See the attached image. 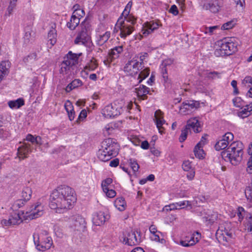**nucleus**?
<instances>
[{
  "mask_svg": "<svg viewBox=\"0 0 252 252\" xmlns=\"http://www.w3.org/2000/svg\"><path fill=\"white\" fill-rule=\"evenodd\" d=\"M218 47L214 51L216 57L229 56L237 51L238 43L234 37H226L217 41Z\"/></svg>",
  "mask_w": 252,
  "mask_h": 252,
  "instance_id": "obj_3",
  "label": "nucleus"
},
{
  "mask_svg": "<svg viewBox=\"0 0 252 252\" xmlns=\"http://www.w3.org/2000/svg\"><path fill=\"white\" fill-rule=\"evenodd\" d=\"M245 229L249 232L252 233V215L247 217L245 223Z\"/></svg>",
  "mask_w": 252,
  "mask_h": 252,
  "instance_id": "obj_43",
  "label": "nucleus"
},
{
  "mask_svg": "<svg viewBox=\"0 0 252 252\" xmlns=\"http://www.w3.org/2000/svg\"><path fill=\"white\" fill-rule=\"evenodd\" d=\"M161 26L162 24L159 20L147 21L143 24L141 32L143 36H146Z\"/></svg>",
  "mask_w": 252,
  "mask_h": 252,
  "instance_id": "obj_10",
  "label": "nucleus"
},
{
  "mask_svg": "<svg viewBox=\"0 0 252 252\" xmlns=\"http://www.w3.org/2000/svg\"><path fill=\"white\" fill-rule=\"evenodd\" d=\"M189 129L191 128L195 133H199L201 131V126L197 117L190 118L185 126Z\"/></svg>",
  "mask_w": 252,
  "mask_h": 252,
  "instance_id": "obj_17",
  "label": "nucleus"
},
{
  "mask_svg": "<svg viewBox=\"0 0 252 252\" xmlns=\"http://www.w3.org/2000/svg\"><path fill=\"white\" fill-rule=\"evenodd\" d=\"M237 22V20L236 19H234L225 23L222 25L221 29L223 30H228L231 29L236 25Z\"/></svg>",
  "mask_w": 252,
  "mask_h": 252,
  "instance_id": "obj_41",
  "label": "nucleus"
},
{
  "mask_svg": "<svg viewBox=\"0 0 252 252\" xmlns=\"http://www.w3.org/2000/svg\"><path fill=\"white\" fill-rule=\"evenodd\" d=\"M123 19L126 23L131 25L133 27L136 24L137 21V19L132 14L123 17Z\"/></svg>",
  "mask_w": 252,
  "mask_h": 252,
  "instance_id": "obj_47",
  "label": "nucleus"
},
{
  "mask_svg": "<svg viewBox=\"0 0 252 252\" xmlns=\"http://www.w3.org/2000/svg\"><path fill=\"white\" fill-rule=\"evenodd\" d=\"M27 201L25 200L24 199L21 198L20 199H18L15 201L13 205V207L15 209H19L23 207Z\"/></svg>",
  "mask_w": 252,
  "mask_h": 252,
  "instance_id": "obj_56",
  "label": "nucleus"
},
{
  "mask_svg": "<svg viewBox=\"0 0 252 252\" xmlns=\"http://www.w3.org/2000/svg\"><path fill=\"white\" fill-rule=\"evenodd\" d=\"M187 101L191 111L194 109H197L200 107V103L198 101L190 100Z\"/></svg>",
  "mask_w": 252,
  "mask_h": 252,
  "instance_id": "obj_59",
  "label": "nucleus"
},
{
  "mask_svg": "<svg viewBox=\"0 0 252 252\" xmlns=\"http://www.w3.org/2000/svg\"><path fill=\"white\" fill-rule=\"evenodd\" d=\"M252 114V111H251V109L250 108L249 105H246L241 111L238 112L237 115L239 117L244 119L248 117Z\"/></svg>",
  "mask_w": 252,
  "mask_h": 252,
  "instance_id": "obj_36",
  "label": "nucleus"
},
{
  "mask_svg": "<svg viewBox=\"0 0 252 252\" xmlns=\"http://www.w3.org/2000/svg\"><path fill=\"white\" fill-rule=\"evenodd\" d=\"M10 63L8 61H2L0 63V71L7 75L9 73Z\"/></svg>",
  "mask_w": 252,
  "mask_h": 252,
  "instance_id": "obj_40",
  "label": "nucleus"
},
{
  "mask_svg": "<svg viewBox=\"0 0 252 252\" xmlns=\"http://www.w3.org/2000/svg\"><path fill=\"white\" fill-rule=\"evenodd\" d=\"M115 29L120 30V36L124 39L130 35L134 31V27L131 25L126 23L122 16L118 18L115 25Z\"/></svg>",
  "mask_w": 252,
  "mask_h": 252,
  "instance_id": "obj_9",
  "label": "nucleus"
},
{
  "mask_svg": "<svg viewBox=\"0 0 252 252\" xmlns=\"http://www.w3.org/2000/svg\"><path fill=\"white\" fill-rule=\"evenodd\" d=\"M112 181V179L110 178H107L102 181L101 183L102 190H106V189L110 188V186H111Z\"/></svg>",
  "mask_w": 252,
  "mask_h": 252,
  "instance_id": "obj_53",
  "label": "nucleus"
},
{
  "mask_svg": "<svg viewBox=\"0 0 252 252\" xmlns=\"http://www.w3.org/2000/svg\"><path fill=\"white\" fill-rule=\"evenodd\" d=\"M217 219L218 213L217 212L212 210L207 209L204 214L203 221L207 224H211L214 223Z\"/></svg>",
  "mask_w": 252,
  "mask_h": 252,
  "instance_id": "obj_19",
  "label": "nucleus"
},
{
  "mask_svg": "<svg viewBox=\"0 0 252 252\" xmlns=\"http://www.w3.org/2000/svg\"><path fill=\"white\" fill-rule=\"evenodd\" d=\"M118 143H107L101 146L98 151V157L100 160L107 161L112 157L116 156L119 152L118 147H116Z\"/></svg>",
  "mask_w": 252,
  "mask_h": 252,
  "instance_id": "obj_6",
  "label": "nucleus"
},
{
  "mask_svg": "<svg viewBox=\"0 0 252 252\" xmlns=\"http://www.w3.org/2000/svg\"><path fill=\"white\" fill-rule=\"evenodd\" d=\"M72 66L68 64L66 60L63 59L60 64V73L63 75L68 74L71 70Z\"/></svg>",
  "mask_w": 252,
  "mask_h": 252,
  "instance_id": "obj_35",
  "label": "nucleus"
},
{
  "mask_svg": "<svg viewBox=\"0 0 252 252\" xmlns=\"http://www.w3.org/2000/svg\"><path fill=\"white\" fill-rule=\"evenodd\" d=\"M128 163L133 172L135 173L138 171L139 169V165L135 159L130 158L128 160Z\"/></svg>",
  "mask_w": 252,
  "mask_h": 252,
  "instance_id": "obj_45",
  "label": "nucleus"
},
{
  "mask_svg": "<svg viewBox=\"0 0 252 252\" xmlns=\"http://www.w3.org/2000/svg\"><path fill=\"white\" fill-rule=\"evenodd\" d=\"M182 168L185 171H189L190 173L187 175V177L189 180H192L195 174V172L193 171L192 167L191 162L189 160H185L182 164Z\"/></svg>",
  "mask_w": 252,
  "mask_h": 252,
  "instance_id": "obj_27",
  "label": "nucleus"
},
{
  "mask_svg": "<svg viewBox=\"0 0 252 252\" xmlns=\"http://www.w3.org/2000/svg\"><path fill=\"white\" fill-rule=\"evenodd\" d=\"M69 227L72 231L84 232L86 228V221L85 219L79 214L74 215L69 219Z\"/></svg>",
  "mask_w": 252,
  "mask_h": 252,
  "instance_id": "obj_7",
  "label": "nucleus"
},
{
  "mask_svg": "<svg viewBox=\"0 0 252 252\" xmlns=\"http://www.w3.org/2000/svg\"><path fill=\"white\" fill-rule=\"evenodd\" d=\"M18 0H10L9 2V5L7 8V11L8 12V14L10 15L14 8L15 7L16 5V3Z\"/></svg>",
  "mask_w": 252,
  "mask_h": 252,
  "instance_id": "obj_61",
  "label": "nucleus"
},
{
  "mask_svg": "<svg viewBox=\"0 0 252 252\" xmlns=\"http://www.w3.org/2000/svg\"><path fill=\"white\" fill-rule=\"evenodd\" d=\"M242 85L246 89H249L246 96L248 97H252V77L247 76L242 80Z\"/></svg>",
  "mask_w": 252,
  "mask_h": 252,
  "instance_id": "obj_26",
  "label": "nucleus"
},
{
  "mask_svg": "<svg viewBox=\"0 0 252 252\" xmlns=\"http://www.w3.org/2000/svg\"><path fill=\"white\" fill-rule=\"evenodd\" d=\"M9 107L11 109H18L24 105L25 101L23 98H19L15 100H10L8 101Z\"/></svg>",
  "mask_w": 252,
  "mask_h": 252,
  "instance_id": "obj_34",
  "label": "nucleus"
},
{
  "mask_svg": "<svg viewBox=\"0 0 252 252\" xmlns=\"http://www.w3.org/2000/svg\"><path fill=\"white\" fill-rule=\"evenodd\" d=\"M23 221L22 218L19 213H14L11 215L8 220L3 219L1 221V223L3 226H9L13 225H18Z\"/></svg>",
  "mask_w": 252,
  "mask_h": 252,
  "instance_id": "obj_16",
  "label": "nucleus"
},
{
  "mask_svg": "<svg viewBox=\"0 0 252 252\" xmlns=\"http://www.w3.org/2000/svg\"><path fill=\"white\" fill-rule=\"evenodd\" d=\"M204 143H197L194 148V153L196 158L203 159L205 158V152L203 149V144Z\"/></svg>",
  "mask_w": 252,
  "mask_h": 252,
  "instance_id": "obj_29",
  "label": "nucleus"
},
{
  "mask_svg": "<svg viewBox=\"0 0 252 252\" xmlns=\"http://www.w3.org/2000/svg\"><path fill=\"white\" fill-rule=\"evenodd\" d=\"M44 213V207L39 202L32 205L28 217L30 219H35L41 216Z\"/></svg>",
  "mask_w": 252,
  "mask_h": 252,
  "instance_id": "obj_13",
  "label": "nucleus"
},
{
  "mask_svg": "<svg viewBox=\"0 0 252 252\" xmlns=\"http://www.w3.org/2000/svg\"><path fill=\"white\" fill-rule=\"evenodd\" d=\"M245 213V210L242 207H239L237 209V216L238 217L239 221H241L244 217V214Z\"/></svg>",
  "mask_w": 252,
  "mask_h": 252,
  "instance_id": "obj_60",
  "label": "nucleus"
},
{
  "mask_svg": "<svg viewBox=\"0 0 252 252\" xmlns=\"http://www.w3.org/2000/svg\"><path fill=\"white\" fill-rule=\"evenodd\" d=\"M116 124L113 123H110L106 125L103 130L104 134L110 135L114 133L116 129Z\"/></svg>",
  "mask_w": 252,
  "mask_h": 252,
  "instance_id": "obj_37",
  "label": "nucleus"
},
{
  "mask_svg": "<svg viewBox=\"0 0 252 252\" xmlns=\"http://www.w3.org/2000/svg\"><path fill=\"white\" fill-rule=\"evenodd\" d=\"M150 88L144 85H140L139 87L135 88V92L138 98L141 100L147 98V94H150Z\"/></svg>",
  "mask_w": 252,
  "mask_h": 252,
  "instance_id": "obj_23",
  "label": "nucleus"
},
{
  "mask_svg": "<svg viewBox=\"0 0 252 252\" xmlns=\"http://www.w3.org/2000/svg\"><path fill=\"white\" fill-rule=\"evenodd\" d=\"M191 132L190 130L186 126L182 130L179 140L180 142H184L187 139V136Z\"/></svg>",
  "mask_w": 252,
  "mask_h": 252,
  "instance_id": "obj_46",
  "label": "nucleus"
},
{
  "mask_svg": "<svg viewBox=\"0 0 252 252\" xmlns=\"http://www.w3.org/2000/svg\"><path fill=\"white\" fill-rule=\"evenodd\" d=\"M154 120L158 132L161 134L165 133V126H167L166 121L164 119V114L160 110L156 111L154 115Z\"/></svg>",
  "mask_w": 252,
  "mask_h": 252,
  "instance_id": "obj_11",
  "label": "nucleus"
},
{
  "mask_svg": "<svg viewBox=\"0 0 252 252\" xmlns=\"http://www.w3.org/2000/svg\"><path fill=\"white\" fill-rule=\"evenodd\" d=\"M80 21V19L78 17H77L72 14L69 21L66 24V26L70 30H74L79 24Z\"/></svg>",
  "mask_w": 252,
  "mask_h": 252,
  "instance_id": "obj_31",
  "label": "nucleus"
},
{
  "mask_svg": "<svg viewBox=\"0 0 252 252\" xmlns=\"http://www.w3.org/2000/svg\"><path fill=\"white\" fill-rule=\"evenodd\" d=\"M215 143L214 148L216 151L223 150L221 153L222 158L233 165H238L242 159L243 155V143Z\"/></svg>",
  "mask_w": 252,
  "mask_h": 252,
  "instance_id": "obj_2",
  "label": "nucleus"
},
{
  "mask_svg": "<svg viewBox=\"0 0 252 252\" xmlns=\"http://www.w3.org/2000/svg\"><path fill=\"white\" fill-rule=\"evenodd\" d=\"M234 139V135L231 132H226L222 137L221 140H219L218 142H232Z\"/></svg>",
  "mask_w": 252,
  "mask_h": 252,
  "instance_id": "obj_49",
  "label": "nucleus"
},
{
  "mask_svg": "<svg viewBox=\"0 0 252 252\" xmlns=\"http://www.w3.org/2000/svg\"><path fill=\"white\" fill-rule=\"evenodd\" d=\"M114 205L120 211H124L126 206V203L123 197H118L114 201Z\"/></svg>",
  "mask_w": 252,
  "mask_h": 252,
  "instance_id": "obj_32",
  "label": "nucleus"
},
{
  "mask_svg": "<svg viewBox=\"0 0 252 252\" xmlns=\"http://www.w3.org/2000/svg\"><path fill=\"white\" fill-rule=\"evenodd\" d=\"M127 139L130 142H148L146 140L144 139L143 137H140L138 132L134 130L130 131L128 133Z\"/></svg>",
  "mask_w": 252,
  "mask_h": 252,
  "instance_id": "obj_30",
  "label": "nucleus"
},
{
  "mask_svg": "<svg viewBox=\"0 0 252 252\" xmlns=\"http://www.w3.org/2000/svg\"><path fill=\"white\" fill-rule=\"evenodd\" d=\"M110 32H106L103 34L96 35V43L99 46H101L106 43L110 37Z\"/></svg>",
  "mask_w": 252,
  "mask_h": 252,
  "instance_id": "obj_28",
  "label": "nucleus"
},
{
  "mask_svg": "<svg viewBox=\"0 0 252 252\" xmlns=\"http://www.w3.org/2000/svg\"><path fill=\"white\" fill-rule=\"evenodd\" d=\"M196 234L197 235L195 238H194L195 234H193L190 239L186 240H181L180 242V244L183 247H189L195 245L197 242L199 241V239L200 237V234L196 232Z\"/></svg>",
  "mask_w": 252,
  "mask_h": 252,
  "instance_id": "obj_25",
  "label": "nucleus"
},
{
  "mask_svg": "<svg viewBox=\"0 0 252 252\" xmlns=\"http://www.w3.org/2000/svg\"><path fill=\"white\" fill-rule=\"evenodd\" d=\"M80 28L74 43L76 45L86 46L91 40L92 26L89 23L83 22L80 25Z\"/></svg>",
  "mask_w": 252,
  "mask_h": 252,
  "instance_id": "obj_5",
  "label": "nucleus"
},
{
  "mask_svg": "<svg viewBox=\"0 0 252 252\" xmlns=\"http://www.w3.org/2000/svg\"><path fill=\"white\" fill-rule=\"evenodd\" d=\"M32 236L35 248L38 251L45 252L53 245L52 239L46 230L35 232Z\"/></svg>",
  "mask_w": 252,
  "mask_h": 252,
  "instance_id": "obj_4",
  "label": "nucleus"
},
{
  "mask_svg": "<svg viewBox=\"0 0 252 252\" xmlns=\"http://www.w3.org/2000/svg\"><path fill=\"white\" fill-rule=\"evenodd\" d=\"M158 233H156L151 234L150 236L151 240L159 242L161 244H164L166 242L165 240L163 238H160L159 236Z\"/></svg>",
  "mask_w": 252,
  "mask_h": 252,
  "instance_id": "obj_54",
  "label": "nucleus"
},
{
  "mask_svg": "<svg viewBox=\"0 0 252 252\" xmlns=\"http://www.w3.org/2000/svg\"><path fill=\"white\" fill-rule=\"evenodd\" d=\"M217 235L218 236L219 235L221 236H226L228 237V238H231L232 236V234L231 232H230L229 230L226 229L225 228L224 229L222 227H220L216 232Z\"/></svg>",
  "mask_w": 252,
  "mask_h": 252,
  "instance_id": "obj_44",
  "label": "nucleus"
},
{
  "mask_svg": "<svg viewBox=\"0 0 252 252\" xmlns=\"http://www.w3.org/2000/svg\"><path fill=\"white\" fill-rule=\"evenodd\" d=\"M247 172L252 174V157H250L247 162Z\"/></svg>",
  "mask_w": 252,
  "mask_h": 252,
  "instance_id": "obj_64",
  "label": "nucleus"
},
{
  "mask_svg": "<svg viewBox=\"0 0 252 252\" xmlns=\"http://www.w3.org/2000/svg\"><path fill=\"white\" fill-rule=\"evenodd\" d=\"M32 194V189L30 187H26L22 190V198L28 201L31 199Z\"/></svg>",
  "mask_w": 252,
  "mask_h": 252,
  "instance_id": "obj_39",
  "label": "nucleus"
},
{
  "mask_svg": "<svg viewBox=\"0 0 252 252\" xmlns=\"http://www.w3.org/2000/svg\"><path fill=\"white\" fill-rule=\"evenodd\" d=\"M245 194L247 201L252 203V187H247L245 189Z\"/></svg>",
  "mask_w": 252,
  "mask_h": 252,
  "instance_id": "obj_51",
  "label": "nucleus"
},
{
  "mask_svg": "<svg viewBox=\"0 0 252 252\" xmlns=\"http://www.w3.org/2000/svg\"><path fill=\"white\" fill-rule=\"evenodd\" d=\"M98 66L97 60L94 57H92L88 61L83 68V71L86 74H88V71H93L95 70Z\"/></svg>",
  "mask_w": 252,
  "mask_h": 252,
  "instance_id": "obj_22",
  "label": "nucleus"
},
{
  "mask_svg": "<svg viewBox=\"0 0 252 252\" xmlns=\"http://www.w3.org/2000/svg\"><path fill=\"white\" fill-rule=\"evenodd\" d=\"M37 60V54L36 53H32L28 56L25 57L24 62L25 63L33 62Z\"/></svg>",
  "mask_w": 252,
  "mask_h": 252,
  "instance_id": "obj_55",
  "label": "nucleus"
},
{
  "mask_svg": "<svg viewBox=\"0 0 252 252\" xmlns=\"http://www.w3.org/2000/svg\"><path fill=\"white\" fill-rule=\"evenodd\" d=\"M87 116V112L85 109H83L80 113L79 116L76 121L77 124H79L80 122L83 121Z\"/></svg>",
  "mask_w": 252,
  "mask_h": 252,
  "instance_id": "obj_58",
  "label": "nucleus"
},
{
  "mask_svg": "<svg viewBox=\"0 0 252 252\" xmlns=\"http://www.w3.org/2000/svg\"><path fill=\"white\" fill-rule=\"evenodd\" d=\"M123 51V46H116L112 49L108 54L107 59L104 61V63L105 65H109L115 59L119 58Z\"/></svg>",
  "mask_w": 252,
  "mask_h": 252,
  "instance_id": "obj_14",
  "label": "nucleus"
},
{
  "mask_svg": "<svg viewBox=\"0 0 252 252\" xmlns=\"http://www.w3.org/2000/svg\"><path fill=\"white\" fill-rule=\"evenodd\" d=\"M76 200L73 189L66 186H61L50 195L49 207L57 213H64L73 207Z\"/></svg>",
  "mask_w": 252,
  "mask_h": 252,
  "instance_id": "obj_1",
  "label": "nucleus"
},
{
  "mask_svg": "<svg viewBox=\"0 0 252 252\" xmlns=\"http://www.w3.org/2000/svg\"><path fill=\"white\" fill-rule=\"evenodd\" d=\"M206 77L209 79H219L221 78V73L215 71L207 72Z\"/></svg>",
  "mask_w": 252,
  "mask_h": 252,
  "instance_id": "obj_48",
  "label": "nucleus"
},
{
  "mask_svg": "<svg viewBox=\"0 0 252 252\" xmlns=\"http://www.w3.org/2000/svg\"><path fill=\"white\" fill-rule=\"evenodd\" d=\"M234 106L238 108H242L244 106V101L240 97H236L232 100Z\"/></svg>",
  "mask_w": 252,
  "mask_h": 252,
  "instance_id": "obj_52",
  "label": "nucleus"
},
{
  "mask_svg": "<svg viewBox=\"0 0 252 252\" xmlns=\"http://www.w3.org/2000/svg\"><path fill=\"white\" fill-rule=\"evenodd\" d=\"M150 69L149 67H146L141 70L138 74V83H140L143 80L147 78L150 74Z\"/></svg>",
  "mask_w": 252,
  "mask_h": 252,
  "instance_id": "obj_38",
  "label": "nucleus"
},
{
  "mask_svg": "<svg viewBox=\"0 0 252 252\" xmlns=\"http://www.w3.org/2000/svg\"><path fill=\"white\" fill-rule=\"evenodd\" d=\"M101 114L106 118H112L119 115L120 112L114 108L112 104L106 105L101 110Z\"/></svg>",
  "mask_w": 252,
  "mask_h": 252,
  "instance_id": "obj_15",
  "label": "nucleus"
},
{
  "mask_svg": "<svg viewBox=\"0 0 252 252\" xmlns=\"http://www.w3.org/2000/svg\"><path fill=\"white\" fill-rule=\"evenodd\" d=\"M64 107L66 112L73 111V110H74L72 103L70 100H68L65 102Z\"/></svg>",
  "mask_w": 252,
  "mask_h": 252,
  "instance_id": "obj_63",
  "label": "nucleus"
},
{
  "mask_svg": "<svg viewBox=\"0 0 252 252\" xmlns=\"http://www.w3.org/2000/svg\"><path fill=\"white\" fill-rule=\"evenodd\" d=\"M82 54V53H73L71 51H69L64 56L63 59L66 60L68 64H70L72 67L78 63L79 58Z\"/></svg>",
  "mask_w": 252,
  "mask_h": 252,
  "instance_id": "obj_21",
  "label": "nucleus"
},
{
  "mask_svg": "<svg viewBox=\"0 0 252 252\" xmlns=\"http://www.w3.org/2000/svg\"><path fill=\"white\" fill-rule=\"evenodd\" d=\"M48 42L51 46L55 44L57 42V31L55 28L52 27L48 33Z\"/></svg>",
  "mask_w": 252,
  "mask_h": 252,
  "instance_id": "obj_33",
  "label": "nucleus"
},
{
  "mask_svg": "<svg viewBox=\"0 0 252 252\" xmlns=\"http://www.w3.org/2000/svg\"><path fill=\"white\" fill-rule=\"evenodd\" d=\"M221 6L218 0H212L210 2L205 3L203 5V8L206 10H209L212 13L219 12Z\"/></svg>",
  "mask_w": 252,
  "mask_h": 252,
  "instance_id": "obj_24",
  "label": "nucleus"
},
{
  "mask_svg": "<svg viewBox=\"0 0 252 252\" xmlns=\"http://www.w3.org/2000/svg\"><path fill=\"white\" fill-rule=\"evenodd\" d=\"M109 218L108 215L105 214L103 212L99 211L94 216L93 222L95 225L99 226L103 224Z\"/></svg>",
  "mask_w": 252,
  "mask_h": 252,
  "instance_id": "obj_20",
  "label": "nucleus"
},
{
  "mask_svg": "<svg viewBox=\"0 0 252 252\" xmlns=\"http://www.w3.org/2000/svg\"><path fill=\"white\" fill-rule=\"evenodd\" d=\"M180 112L184 115L189 114L191 112L187 101L183 102L180 106Z\"/></svg>",
  "mask_w": 252,
  "mask_h": 252,
  "instance_id": "obj_42",
  "label": "nucleus"
},
{
  "mask_svg": "<svg viewBox=\"0 0 252 252\" xmlns=\"http://www.w3.org/2000/svg\"><path fill=\"white\" fill-rule=\"evenodd\" d=\"M103 191L108 198H113L116 195L115 190L111 188L106 189V190H103Z\"/></svg>",
  "mask_w": 252,
  "mask_h": 252,
  "instance_id": "obj_57",
  "label": "nucleus"
},
{
  "mask_svg": "<svg viewBox=\"0 0 252 252\" xmlns=\"http://www.w3.org/2000/svg\"><path fill=\"white\" fill-rule=\"evenodd\" d=\"M23 145L18 148V155L20 159H23L32 151L31 145L29 143H23Z\"/></svg>",
  "mask_w": 252,
  "mask_h": 252,
  "instance_id": "obj_18",
  "label": "nucleus"
},
{
  "mask_svg": "<svg viewBox=\"0 0 252 252\" xmlns=\"http://www.w3.org/2000/svg\"><path fill=\"white\" fill-rule=\"evenodd\" d=\"M143 67L144 66H141V63H139V61L135 57L127 62L124 68V71L127 75L135 76Z\"/></svg>",
  "mask_w": 252,
  "mask_h": 252,
  "instance_id": "obj_8",
  "label": "nucleus"
},
{
  "mask_svg": "<svg viewBox=\"0 0 252 252\" xmlns=\"http://www.w3.org/2000/svg\"><path fill=\"white\" fill-rule=\"evenodd\" d=\"M132 5V1H129L127 4L126 5L124 11H123L121 15L120 16H122V17H124L125 16H127L130 15V11L131 10V8Z\"/></svg>",
  "mask_w": 252,
  "mask_h": 252,
  "instance_id": "obj_50",
  "label": "nucleus"
},
{
  "mask_svg": "<svg viewBox=\"0 0 252 252\" xmlns=\"http://www.w3.org/2000/svg\"><path fill=\"white\" fill-rule=\"evenodd\" d=\"M40 139L41 137L40 136L34 137L31 134H28L25 140H26L28 142H38V140Z\"/></svg>",
  "mask_w": 252,
  "mask_h": 252,
  "instance_id": "obj_62",
  "label": "nucleus"
},
{
  "mask_svg": "<svg viewBox=\"0 0 252 252\" xmlns=\"http://www.w3.org/2000/svg\"><path fill=\"white\" fill-rule=\"evenodd\" d=\"M138 234L137 236L135 231H131L127 233L124 238V242L128 246H132L138 245L141 242L140 232H136Z\"/></svg>",
  "mask_w": 252,
  "mask_h": 252,
  "instance_id": "obj_12",
  "label": "nucleus"
}]
</instances>
